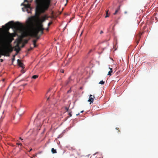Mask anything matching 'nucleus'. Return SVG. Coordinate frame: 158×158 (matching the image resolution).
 I'll return each mask as SVG.
<instances>
[{"label": "nucleus", "instance_id": "obj_1", "mask_svg": "<svg viewBox=\"0 0 158 158\" xmlns=\"http://www.w3.org/2000/svg\"><path fill=\"white\" fill-rule=\"evenodd\" d=\"M13 34L10 33L8 31L4 35L5 39L7 44H5L3 46V48L2 50V55L9 56L10 53L13 50V48L10 45H8L14 40Z\"/></svg>", "mask_w": 158, "mask_h": 158}, {"label": "nucleus", "instance_id": "obj_2", "mask_svg": "<svg viewBox=\"0 0 158 158\" xmlns=\"http://www.w3.org/2000/svg\"><path fill=\"white\" fill-rule=\"evenodd\" d=\"M37 7L36 8V11L35 13V15L36 19L37 20V22L43 23L46 20L45 17H42V19H40V16L41 14L44 13L46 11L48 10L49 7L48 8V9L43 11H42L41 9L40 8V4H36Z\"/></svg>", "mask_w": 158, "mask_h": 158}, {"label": "nucleus", "instance_id": "obj_3", "mask_svg": "<svg viewBox=\"0 0 158 158\" xmlns=\"http://www.w3.org/2000/svg\"><path fill=\"white\" fill-rule=\"evenodd\" d=\"M52 0H35L36 4H40V8L42 11H44L48 9L51 6V1Z\"/></svg>", "mask_w": 158, "mask_h": 158}, {"label": "nucleus", "instance_id": "obj_4", "mask_svg": "<svg viewBox=\"0 0 158 158\" xmlns=\"http://www.w3.org/2000/svg\"><path fill=\"white\" fill-rule=\"evenodd\" d=\"M37 26L35 28H34L32 30H34V36H36L37 34H38L40 32H41V35L44 32L43 31L44 28L43 27V23L37 22Z\"/></svg>", "mask_w": 158, "mask_h": 158}, {"label": "nucleus", "instance_id": "obj_5", "mask_svg": "<svg viewBox=\"0 0 158 158\" xmlns=\"http://www.w3.org/2000/svg\"><path fill=\"white\" fill-rule=\"evenodd\" d=\"M34 30H32L29 31L28 30H26L23 31L22 35L24 37H26L28 36H31L36 38L37 40L39 38L40 36L38 35V34H37L36 36H34Z\"/></svg>", "mask_w": 158, "mask_h": 158}, {"label": "nucleus", "instance_id": "obj_6", "mask_svg": "<svg viewBox=\"0 0 158 158\" xmlns=\"http://www.w3.org/2000/svg\"><path fill=\"white\" fill-rule=\"evenodd\" d=\"M14 22L12 21H10L5 25L6 29L8 30L12 26H13L14 24Z\"/></svg>", "mask_w": 158, "mask_h": 158}, {"label": "nucleus", "instance_id": "obj_7", "mask_svg": "<svg viewBox=\"0 0 158 158\" xmlns=\"http://www.w3.org/2000/svg\"><path fill=\"white\" fill-rule=\"evenodd\" d=\"M27 2V4H25L24 3H23L22 4H23L25 7V8L26 9H31V6L28 3V1L27 0H24V2Z\"/></svg>", "mask_w": 158, "mask_h": 158}, {"label": "nucleus", "instance_id": "obj_8", "mask_svg": "<svg viewBox=\"0 0 158 158\" xmlns=\"http://www.w3.org/2000/svg\"><path fill=\"white\" fill-rule=\"evenodd\" d=\"M94 98L95 97L94 96H93L92 95L90 94L89 95V98L88 101L90 102V104L94 102Z\"/></svg>", "mask_w": 158, "mask_h": 158}, {"label": "nucleus", "instance_id": "obj_9", "mask_svg": "<svg viewBox=\"0 0 158 158\" xmlns=\"http://www.w3.org/2000/svg\"><path fill=\"white\" fill-rule=\"evenodd\" d=\"M20 41L19 40H18V42L16 45V47H18V48H15V50L16 51L17 53L19 52L20 50V48L19 47V44L20 43Z\"/></svg>", "mask_w": 158, "mask_h": 158}, {"label": "nucleus", "instance_id": "obj_10", "mask_svg": "<svg viewBox=\"0 0 158 158\" xmlns=\"http://www.w3.org/2000/svg\"><path fill=\"white\" fill-rule=\"evenodd\" d=\"M15 25L17 27L18 29H21L23 28V25L19 22H17L15 24Z\"/></svg>", "mask_w": 158, "mask_h": 158}, {"label": "nucleus", "instance_id": "obj_11", "mask_svg": "<svg viewBox=\"0 0 158 158\" xmlns=\"http://www.w3.org/2000/svg\"><path fill=\"white\" fill-rule=\"evenodd\" d=\"M120 6L119 5L115 10V12L113 13V15H115L118 13L120 11Z\"/></svg>", "mask_w": 158, "mask_h": 158}, {"label": "nucleus", "instance_id": "obj_12", "mask_svg": "<svg viewBox=\"0 0 158 158\" xmlns=\"http://www.w3.org/2000/svg\"><path fill=\"white\" fill-rule=\"evenodd\" d=\"M141 34L140 33L138 34L136 36V43L137 44H138L139 39L140 38Z\"/></svg>", "mask_w": 158, "mask_h": 158}, {"label": "nucleus", "instance_id": "obj_13", "mask_svg": "<svg viewBox=\"0 0 158 158\" xmlns=\"http://www.w3.org/2000/svg\"><path fill=\"white\" fill-rule=\"evenodd\" d=\"M17 63L19 66L23 68V64L20 61V60L19 59H18L17 60Z\"/></svg>", "mask_w": 158, "mask_h": 158}, {"label": "nucleus", "instance_id": "obj_14", "mask_svg": "<svg viewBox=\"0 0 158 158\" xmlns=\"http://www.w3.org/2000/svg\"><path fill=\"white\" fill-rule=\"evenodd\" d=\"M109 69H110V70L109 71L107 75H108L110 76L111 75V73L113 72L112 69V68H110V67H109Z\"/></svg>", "mask_w": 158, "mask_h": 158}, {"label": "nucleus", "instance_id": "obj_15", "mask_svg": "<svg viewBox=\"0 0 158 158\" xmlns=\"http://www.w3.org/2000/svg\"><path fill=\"white\" fill-rule=\"evenodd\" d=\"M51 151L53 153H56L57 152L56 150L54 149L53 148L52 149Z\"/></svg>", "mask_w": 158, "mask_h": 158}, {"label": "nucleus", "instance_id": "obj_16", "mask_svg": "<svg viewBox=\"0 0 158 158\" xmlns=\"http://www.w3.org/2000/svg\"><path fill=\"white\" fill-rule=\"evenodd\" d=\"M108 11H109L108 10H106V16L105 17V18H107V17H108L109 16V15H108Z\"/></svg>", "mask_w": 158, "mask_h": 158}, {"label": "nucleus", "instance_id": "obj_17", "mask_svg": "<svg viewBox=\"0 0 158 158\" xmlns=\"http://www.w3.org/2000/svg\"><path fill=\"white\" fill-rule=\"evenodd\" d=\"M38 75H35L33 76L32 77L33 79H36L37 78H38Z\"/></svg>", "mask_w": 158, "mask_h": 158}, {"label": "nucleus", "instance_id": "obj_18", "mask_svg": "<svg viewBox=\"0 0 158 158\" xmlns=\"http://www.w3.org/2000/svg\"><path fill=\"white\" fill-rule=\"evenodd\" d=\"M2 37L1 35H0V44H1L2 41Z\"/></svg>", "mask_w": 158, "mask_h": 158}, {"label": "nucleus", "instance_id": "obj_19", "mask_svg": "<svg viewBox=\"0 0 158 158\" xmlns=\"http://www.w3.org/2000/svg\"><path fill=\"white\" fill-rule=\"evenodd\" d=\"M37 41V39H35L33 40L32 41L33 42V44H35Z\"/></svg>", "mask_w": 158, "mask_h": 158}, {"label": "nucleus", "instance_id": "obj_20", "mask_svg": "<svg viewBox=\"0 0 158 158\" xmlns=\"http://www.w3.org/2000/svg\"><path fill=\"white\" fill-rule=\"evenodd\" d=\"M17 54H16L15 55H13V58H12V62H13V61L15 60V56Z\"/></svg>", "mask_w": 158, "mask_h": 158}, {"label": "nucleus", "instance_id": "obj_21", "mask_svg": "<svg viewBox=\"0 0 158 158\" xmlns=\"http://www.w3.org/2000/svg\"><path fill=\"white\" fill-rule=\"evenodd\" d=\"M104 83H105L104 81H101L99 82V84L103 85L104 84Z\"/></svg>", "mask_w": 158, "mask_h": 158}, {"label": "nucleus", "instance_id": "obj_22", "mask_svg": "<svg viewBox=\"0 0 158 158\" xmlns=\"http://www.w3.org/2000/svg\"><path fill=\"white\" fill-rule=\"evenodd\" d=\"M43 17H45V18L46 19V20L48 19L49 18V17L47 16L46 15H44V16Z\"/></svg>", "mask_w": 158, "mask_h": 158}, {"label": "nucleus", "instance_id": "obj_23", "mask_svg": "<svg viewBox=\"0 0 158 158\" xmlns=\"http://www.w3.org/2000/svg\"><path fill=\"white\" fill-rule=\"evenodd\" d=\"M52 24V22H50L48 24V27L49 26Z\"/></svg>", "mask_w": 158, "mask_h": 158}, {"label": "nucleus", "instance_id": "obj_24", "mask_svg": "<svg viewBox=\"0 0 158 158\" xmlns=\"http://www.w3.org/2000/svg\"><path fill=\"white\" fill-rule=\"evenodd\" d=\"M16 144L20 146L22 145V144L21 143H17Z\"/></svg>", "mask_w": 158, "mask_h": 158}, {"label": "nucleus", "instance_id": "obj_25", "mask_svg": "<svg viewBox=\"0 0 158 158\" xmlns=\"http://www.w3.org/2000/svg\"><path fill=\"white\" fill-rule=\"evenodd\" d=\"M33 49V48H29L28 49V51H30L32 50Z\"/></svg>", "mask_w": 158, "mask_h": 158}, {"label": "nucleus", "instance_id": "obj_26", "mask_svg": "<svg viewBox=\"0 0 158 158\" xmlns=\"http://www.w3.org/2000/svg\"><path fill=\"white\" fill-rule=\"evenodd\" d=\"M69 115L70 117L72 115L71 113V112H69Z\"/></svg>", "mask_w": 158, "mask_h": 158}, {"label": "nucleus", "instance_id": "obj_27", "mask_svg": "<svg viewBox=\"0 0 158 158\" xmlns=\"http://www.w3.org/2000/svg\"><path fill=\"white\" fill-rule=\"evenodd\" d=\"M33 45H34V47H36L37 45H36V44H33Z\"/></svg>", "mask_w": 158, "mask_h": 158}, {"label": "nucleus", "instance_id": "obj_28", "mask_svg": "<svg viewBox=\"0 0 158 158\" xmlns=\"http://www.w3.org/2000/svg\"><path fill=\"white\" fill-rule=\"evenodd\" d=\"M103 33V31H101L100 32V34H102Z\"/></svg>", "mask_w": 158, "mask_h": 158}, {"label": "nucleus", "instance_id": "obj_29", "mask_svg": "<svg viewBox=\"0 0 158 158\" xmlns=\"http://www.w3.org/2000/svg\"><path fill=\"white\" fill-rule=\"evenodd\" d=\"M2 50L1 51V53H0V58L1 57V55H2Z\"/></svg>", "mask_w": 158, "mask_h": 158}, {"label": "nucleus", "instance_id": "obj_30", "mask_svg": "<svg viewBox=\"0 0 158 158\" xmlns=\"http://www.w3.org/2000/svg\"><path fill=\"white\" fill-rule=\"evenodd\" d=\"M46 30L47 31H49V28L48 27V28H47V29H46Z\"/></svg>", "mask_w": 158, "mask_h": 158}, {"label": "nucleus", "instance_id": "obj_31", "mask_svg": "<svg viewBox=\"0 0 158 158\" xmlns=\"http://www.w3.org/2000/svg\"><path fill=\"white\" fill-rule=\"evenodd\" d=\"M60 72L61 73H63L64 72V70H61Z\"/></svg>", "mask_w": 158, "mask_h": 158}, {"label": "nucleus", "instance_id": "obj_32", "mask_svg": "<svg viewBox=\"0 0 158 158\" xmlns=\"http://www.w3.org/2000/svg\"><path fill=\"white\" fill-rule=\"evenodd\" d=\"M92 51V50H90L89 51V53H90Z\"/></svg>", "mask_w": 158, "mask_h": 158}, {"label": "nucleus", "instance_id": "obj_33", "mask_svg": "<svg viewBox=\"0 0 158 158\" xmlns=\"http://www.w3.org/2000/svg\"><path fill=\"white\" fill-rule=\"evenodd\" d=\"M65 109L67 111H68V108H66Z\"/></svg>", "mask_w": 158, "mask_h": 158}, {"label": "nucleus", "instance_id": "obj_34", "mask_svg": "<svg viewBox=\"0 0 158 158\" xmlns=\"http://www.w3.org/2000/svg\"><path fill=\"white\" fill-rule=\"evenodd\" d=\"M19 139H21V140H23V139H22L21 137L19 138Z\"/></svg>", "mask_w": 158, "mask_h": 158}, {"label": "nucleus", "instance_id": "obj_35", "mask_svg": "<svg viewBox=\"0 0 158 158\" xmlns=\"http://www.w3.org/2000/svg\"><path fill=\"white\" fill-rule=\"evenodd\" d=\"M22 73H24V71L23 70V71H22Z\"/></svg>", "mask_w": 158, "mask_h": 158}, {"label": "nucleus", "instance_id": "obj_36", "mask_svg": "<svg viewBox=\"0 0 158 158\" xmlns=\"http://www.w3.org/2000/svg\"><path fill=\"white\" fill-rule=\"evenodd\" d=\"M32 150V149L31 148V149L29 151V152H30Z\"/></svg>", "mask_w": 158, "mask_h": 158}, {"label": "nucleus", "instance_id": "obj_37", "mask_svg": "<svg viewBox=\"0 0 158 158\" xmlns=\"http://www.w3.org/2000/svg\"><path fill=\"white\" fill-rule=\"evenodd\" d=\"M0 60H1V62H2L3 61V60L2 59H1Z\"/></svg>", "mask_w": 158, "mask_h": 158}, {"label": "nucleus", "instance_id": "obj_38", "mask_svg": "<svg viewBox=\"0 0 158 158\" xmlns=\"http://www.w3.org/2000/svg\"><path fill=\"white\" fill-rule=\"evenodd\" d=\"M118 128H117V127H116V129H117V130H118Z\"/></svg>", "mask_w": 158, "mask_h": 158}, {"label": "nucleus", "instance_id": "obj_39", "mask_svg": "<svg viewBox=\"0 0 158 158\" xmlns=\"http://www.w3.org/2000/svg\"><path fill=\"white\" fill-rule=\"evenodd\" d=\"M83 112V111H82L81 112V113H82Z\"/></svg>", "mask_w": 158, "mask_h": 158}, {"label": "nucleus", "instance_id": "obj_40", "mask_svg": "<svg viewBox=\"0 0 158 158\" xmlns=\"http://www.w3.org/2000/svg\"><path fill=\"white\" fill-rule=\"evenodd\" d=\"M50 91V90H48V92H47V93H48V92H49V91Z\"/></svg>", "mask_w": 158, "mask_h": 158}, {"label": "nucleus", "instance_id": "obj_41", "mask_svg": "<svg viewBox=\"0 0 158 158\" xmlns=\"http://www.w3.org/2000/svg\"><path fill=\"white\" fill-rule=\"evenodd\" d=\"M26 85V84H24V86L25 85Z\"/></svg>", "mask_w": 158, "mask_h": 158}, {"label": "nucleus", "instance_id": "obj_42", "mask_svg": "<svg viewBox=\"0 0 158 158\" xmlns=\"http://www.w3.org/2000/svg\"><path fill=\"white\" fill-rule=\"evenodd\" d=\"M79 114H77V115H78Z\"/></svg>", "mask_w": 158, "mask_h": 158}]
</instances>
